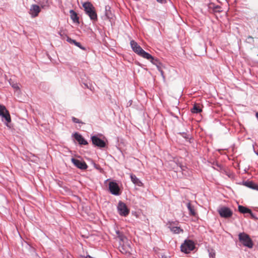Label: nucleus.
Wrapping results in <instances>:
<instances>
[{"instance_id":"1","label":"nucleus","mask_w":258,"mask_h":258,"mask_svg":"<svg viewBox=\"0 0 258 258\" xmlns=\"http://www.w3.org/2000/svg\"><path fill=\"white\" fill-rule=\"evenodd\" d=\"M85 13L89 17L93 22H96L98 20L97 14L95 8L89 2H86L83 4Z\"/></svg>"},{"instance_id":"2","label":"nucleus","mask_w":258,"mask_h":258,"mask_svg":"<svg viewBox=\"0 0 258 258\" xmlns=\"http://www.w3.org/2000/svg\"><path fill=\"white\" fill-rule=\"evenodd\" d=\"M130 44L133 51L138 55L144 58H149L150 54L144 50L135 41L131 40Z\"/></svg>"},{"instance_id":"3","label":"nucleus","mask_w":258,"mask_h":258,"mask_svg":"<svg viewBox=\"0 0 258 258\" xmlns=\"http://www.w3.org/2000/svg\"><path fill=\"white\" fill-rule=\"evenodd\" d=\"M238 238L240 242H241L243 245L248 248H252L253 247V242L249 236L244 233H240L238 235Z\"/></svg>"},{"instance_id":"4","label":"nucleus","mask_w":258,"mask_h":258,"mask_svg":"<svg viewBox=\"0 0 258 258\" xmlns=\"http://www.w3.org/2000/svg\"><path fill=\"white\" fill-rule=\"evenodd\" d=\"M181 251L185 253H188L194 250V241L191 240L185 239L184 243L181 245Z\"/></svg>"},{"instance_id":"5","label":"nucleus","mask_w":258,"mask_h":258,"mask_svg":"<svg viewBox=\"0 0 258 258\" xmlns=\"http://www.w3.org/2000/svg\"><path fill=\"white\" fill-rule=\"evenodd\" d=\"M117 210L119 215L125 217L130 213V210L127 208L126 205L121 201L118 202Z\"/></svg>"},{"instance_id":"6","label":"nucleus","mask_w":258,"mask_h":258,"mask_svg":"<svg viewBox=\"0 0 258 258\" xmlns=\"http://www.w3.org/2000/svg\"><path fill=\"white\" fill-rule=\"evenodd\" d=\"M218 212L221 217L225 218H229L233 214V212L230 208L226 207H222L219 208Z\"/></svg>"},{"instance_id":"7","label":"nucleus","mask_w":258,"mask_h":258,"mask_svg":"<svg viewBox=\"0 0 258 258\" xmlns=\"http://www.w3.org/2000/svg\"><path fill=\"white\" fill-rule=\"evenodd\" d=\"M92 144L96 147L100 148H103L106 147V144L105 142L95 135L91 137Z\"/></svg>"},{"instance_id":"8","label":"nucleus","mask_w":258,"mask_h":258,"mask_svg":"<svg viewBox=\"0 0 258 258\" xmlns=\"http://www.w3.org/2000/svg\"><path fill=\"white\" fill-rule=\"evenodd\" d=\"M0 116L5 118L7 123L11 121V118L9 111L4 105L2 104H0ZM7 125L8 126V123H7Z\"/></svg>"},{"instance_id":"9","label":"nucleus","mask_w":258,"mask_h":258,"mask_svg":"<svg viewBox=\"0 0 258 258\" xmlns=\"http://www.w3.org/2000/svg\"><path fill=\"white\" fill-rule=\"evenodd\" d=\"M109 189L110 192L114 195H120V189L117 183L114 181H111L109 183Z\"/></svg>"},{"instance_id":"10","label":"nucleus","mask_w":258,"mask_h":258,"mask_svg":"<svg viewBox=\"0 0 258 258\" xmlns=\"http://www.w3.org/2000/svg\"><path fill=\"white\" fill-rule=\"evenodd\" d=\"M71 161L75 165V166L81 170H85L88 168L87 164L84 161H82L74 158L71 159Z\"/></svg>"},{"instance_id":"11","label":"nucleus","mask_w":258,"mask_h":258,"mask_svg":"<svg viewBox=\"0 0 258 258\" xmlns=\"http://www.w3.org/2000/svg\"><path fill=\"white\" fill-rule=\"evenodd\" d=\"M40 11L41 7L38 5L33 4L31 5L29 13L32 18H35L38 16Z\"/></svg>"},{"instance_id":"12","label":"nucleus","mask_w":258,"mask_h":258,"mask_svg":"<svg viewBox=\"0 0 258 258\" xmlns=\"http://www.w3.org/2000/svg\"><path fill=\"white\" fill-rule=\"evenodd\" d=\"M146 59L149 60L153 64L156 65L159 71L161 73L162 75H163V71L161 68V63L159 61V60L157 58H155L153 57L150 54V56H149V58H145Z\"/></svg>"},{"instance_id":"13","label":"nucleus","mask_w":258,"mask_h":258,"mask_svg":"<svg viewBox=\"0 0 258 258\" xmlns=\"http://www.w3.org/2000/svg\"><path fill=\"white\" fill-rule=\"evenodd\" d=\"M176 224L175 222H170L168 221L167 223V225H168V228L170 230L175 234H178L180 232H183V230L180 228V227L175 226L174 225Z\"/></svg>"},{"instance_id":"14","label":"nucleus","mask_w":258,"mask_h":258,"mask_svg":"<svg viewBox=\"0 0 258 258\" xmlns=\"http://www.w3.org/2000/svg\"><path fill=\"white\" fill-rule=\"evenodd\" d=\"M75 140L80 145H87L88 144V142L83 137V136L78 133H76L74 135Z\"/></svg>"},{"instance_id":"15","label":"nucleus","mask_w":258,"mask_h":258,"mask_svg":"<svg viewBox=\"0 0 258 258\" xmlns=\"http://www.w3.org/2000/svg\"><path fill=\"white\" fill-rule=\"evenodd\" d=\"M67 41L71 44H73L75 45L82 50H85L86 49L85 47L83 46L80 42H77L75 40L72 39L69 36L67 37Z\"/></svg>"},{"instance_id":"16","label":"nucleus","mask_w":258,"mask_h":258,"mask_svg":"<svg viewBox=\"0 0 258 258\" xmlns=\"http://www.w3.org/2000/svg\"><path fill=\"white\" fill-rule=\"evenodd\" d=\"M203 105L200 102L196 101L195 102V114L201 113L203 111Z\"/></svg>"},{"instance_id":"17","label":"nucleus","mask_w":258,"mask_h":258,"mask_svg":"<svg viewBox=\"0 0 258 258\" xmlns=\"http://www.w3.org/2000/svg\"><path fill=\"white\" fill-rule=\"evenodd\" d=\"M38 3L42 9H47L50 7V0H39Z\"/></svg>"},{"instance_id":"18","label":"nucleus","mask_w":258,"mask_h":258,"mask_svg":"<svg viewBox=\"0 0 258 258\" xmlns=\"http://www.w3.org/2000/svg\"><path fill=\"white\" fill-rule=\"evenodd\" d=\"M132 181L136 185L139 186H143V183L141 181V180L137 178V177L133 174H131L130 175Z\"/></svg>"},{"instance_id":"19","label":"nucleus","mask_w":258,"mask_h":258,"mask_svg":"<svg viewBox=\"0 0 258 258\" xmlns=\"http://www.w3.org/2000/svg\"><path fill=\"white\" fill-rule=\"evenodd\" d=\"M70 17L72 21L74 23H79V18L78 16L77 13L73 10L70 11Z\"/></svg>"},{"instance_id":"20","label":"nucleus","mask_w":258,"mask_h":258,"mask_svg":"<svg viewBox=\"0 0 258 258\" xmlns=\"http://www.w3.org/2000/svg\"><path fill=\"white\" fill-rule=\"evenodd\" d=\"M238 208L239 212H240L241 213H242V214L249 213L251 216H252V213L251 212V211L249 209H248L245 207H244L243 206H241V205L238 206Z\"/></svg>"},{"instance_id":"21","label":"nucleus","mask_w":258,"mask_h":258,"mask_svg":"<svg viewBox=\"0 0 258 258\" xmlns=\"http://www.w3.org/2000/svg\"><path fill=\"white\" fill-rule=\"evenodd\" d=\"M244 185L251 189L258 190V185L252 181H246L244 183Z\"/></svg>"},{"instance_id":"22","label":"nucleus","mask_w":258,"mask_h":258,"mask_svg":"<svg viewBox=\"0 0 258 258\" xmlns=\"http://www.w3.org/2000/svg\"><path fill=\"white\" fill-rule=\"evenodd\" d=\"M116 233L120 241L124 242V240L126 239V237L124 235L122 232H121L119 230H116Z\"/></svg>"},{"instance_id":"23","label":"nucleus","mask_w":258,"mask_h":258,"mask_svg":"<svg viewBox=\"0 0 258 258\" xmlns=\"http://www.w3.org/2000/svg\"><path fill=\"white\" fill-rule=\"evenodd\" d=\"M105 17L107 19H111L112 18L111 12L107 11V7L105 8Z\"/></svg>"},{"instance_id":"24","label":"nucleus","mask_w":258,"mask_h":258,"mask_svg":"<svg viewBox=\"0 0 258 258\" xmlns=\"http://www.w3.org/2000/svg\"><path fill=\"white\" fill-rule=\"evenodd\" d=\"M187 207L190 212V214L194 215V209L192 208L190 203H188L187 204Z\"/></svg>"},{"instance_id":"25","label":"nucleus","mask_w":258,"mask_h":258,"mask_svg":"<svg viewBox=\"0 0 258 258\" xmlns=\"http://www.w3.org/2000/svg\"><path fill=\"white\" fill-rule=\"evenodd\" d=\"M72 121L74 122V123H84L82 121H81L80 120H79L78 118H77L75 117H72Z\"/></svg>"},{"instance_id":"26","label":"nucleus","mask_w":258,"mask_h":258,"mask_svg":"<svg viewBox=\"0 0 258 258\" xmlns=\"http://www.w3.org/2000/svg\"><path fill=\"white\" fill-rule=\"evenodd\" d=\"M209 256L210 258H215L216 253L213 249H212L211 251H209Z\"/></svg>"},{"instance_id":"27","label":"nucleus","mask_w":258,"mask_h":258,"mask_svg":"<svg viewBox=\"0 0 258 258\" xmlns=\"http://www.w3.org/2000/svg\"><path fill=\"white\" fill-rule=\"evenodd\" d=\"M156 2L161 5L167 4L168 0H156Z\"/></svg>"},{"instance_id":"28","label":"nucleus","mask_w":258,"mask_h":258,"mask_svg":"<svg viewBox=\"0 0 258 258\" xmlns=\"http://www.w3.org/2000/svg\"><path fill=\"white\" fill-rule=\"evenodd\" d=\"M202 52H205V44H203L202 47Z\"/></svg>"},{"instance_id":"29","label":"nucleus","mask_w":258,"mask_h":258,"mask_svg":"<svg viewBox=\"0 0 258 258\" xmlns=\"http://www.w3.org/2000/svg\"><path fill=\"white\" fill-rule=\"evenodd\" d=\"M202 115L200 114V116H199V118L196 119V120L197 121H200V120H201V119H202Z\"/></svg>"},{"instance_id":"30","label":"nucleus","mask_w":258,"mask_h":258,"mask_svg":"<svg viewBox=\"0 0 258 258\" xmlns=\"http://www.w3.org/2000/svg\"><path fill=\"white\" fill-rule=\"evenodd\" d=\"M194 106L190 108V111L192 112V113H194Z\"/></svg>"},{"instance_id":"31","label":"nucleus","mask_w":258,"mask_h":258,"mask_svg":"<svg viewBox=\"0 0 258 258\" xmlns=\"http://www.w3.org/2000/svg\"><path fill=\"white\" fill-rule=\"evenodd\" d=\"M94 166H95V167L96 169H99V165H96V164H95V165H94Z\"/></svg>"},{"instance_id":"32","label":"nucleus","mask_w":258,"mask_h":258,"mask_svg":"<svg viewBox=\"0 0 258 258\" xmlns=\"http://www.w3.org/2000/svg\"><path fill=\"white\" fill-rule=\"evenodd\" d=\"M58 33H59V35H60L61 37H62V35L61 34V32H59Z\"/></svg>"}]
</instances>
